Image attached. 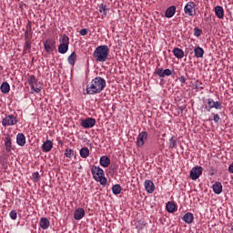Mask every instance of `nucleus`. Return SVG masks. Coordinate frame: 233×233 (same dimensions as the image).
Segmentation results:
<instances>
[{
    "label": "nucleus",
    "instance_id": "obj_20",
    "mask_svg": "<svg viewBox=\"0 0 233 233\" xmlns=\"http://www.w3.org/2000/svg\"><path fill=\"white\" fill-rule=\"evenodd\" d=\"M215 15L218 19H223V17H225V10L221 5H217L215 7Z\"/></svg>",
    "mask_w": 233,
    "mask_h": 233
},
{
    "label": "nucleus",
    "instance_id": "obj_14",
    "mask_svg": "<svg viewBox=\"0 0 233 233\" xmlns=\"http://www.w3.org/2000/svg\"><path fill=\"white\" fill-rule=\"evenodd\" d=\"M146 225H147V223H145V220H143V219L131 221V226L135 227L134 228H136V230H137V232H139L140 230H143V228H145Z\"/></svg>",
    "mask_w": 233,
    "mask_h": 233
},
{
    "label": "nucleus",
    "instance_id": "obj_4",
    "mask_svg": "<svg viewBox=\"0 0 233 233\" xmlns=\"http://www.w3.org/2000/svg\"><path fill=\"white\" fill-rule=\"evenodd\" d=\"M58 46L59 54H66L68 52V46L70 45V38L66 35H63L59 39Z\"/></svg>",
    "mask_w": 233,
    "mask_h": 233
},
{
    "label": "nucleus",
    "instance_id": "obj_41",
    "mask_svg": "<svg viewBox=\"0 0 233 233\" xmlns=\"http://www.w3.org/2000/svg\"><path fill=\"white\" fill-rule=\"evenodd\" d=\"M212 116H213V121L215 123H219V119H221V117H219V115L213 113Z\"/></svg>",
    "mask_w": 233,
    "mask_h": 233
},
{
    "label": "nucleus",
    "instance_id": "obj_5",
    "mask_svg": "<svg viewBox=\"0 0 233 233\" xmlns=\"http://www.w3.org/2000/svg\"><path fill=\"white\" fill-rule=\"evenodd\" d=\"M28 85L30 86L31 88V93L32 94H39L41 92V85H39V81L35 77V76L31 75L28 78Z\"/></svg>",
    "mask_w": 233,
    "mask_h": 233
},
{
    "label": "nucleus",
    "instance_id": "obj_24",
    "mask_svg": "<svg viewBox=\"0 0 233 233\" xmlns=\"http://www.w3.org/2000/svg\"><path fill=\"white\" fill-rule=\"evenodd\" d=\"M175 15H176V6L174 5L168 7L165 12V16L169 19L170 17H174Z\"/></svg>",
    "mask_w": 233,
    "mask_h": 233
},
{
    "label": "nucleus",
    "instance_id": "obj_13",
    "mask_svg": "<svg viewBox=\"0 0 233 233\" xmlns=\"http://www.w3.org/2000/svg\"><path fill=\"white\" fill-rule=\"evenodd\" d=\"M145 190L147 194H154V190H156V185L152 180H146L144 182Z\"/></svg>",
    "mask_w": 233,
    "mask_h": 233
},
{
    "label": "nucleus",
    "instance_id": "obj_19",
    "mask_svg": "<svg viewBox=\"0 0 233 233\" xmlns=\"http://www.w3.org/2000/svg\"><path fill=\"white\" fill-rule=\"evenodd\" d=\"M182 219L185 223L190 225V223H194V214L187 212L183 216Z\"/></svg>",
    "mask_w": 233,
    "mask_h": 233
},
{
    "label": "nucleus",
    "instance_id": "obj_3",
    "mask_svg": "<svg viewBox=\"0 0 233 233\" xmlns=\"http://www.w3.org/2000/svg\"><path fill=\"white\" fill-rule=\"evenodd\" d=\"M91 173L96 181L100 183L103 187L106 185V177H105V171L99 167H93Z\"/></svg>",
    "mask_w": 233,
    "mask_h": 233
},
{
    "label": "nucleus",
    "instance_id": "obj_35",
    "mask_svg": "<svg viewBox=\"0 0 233 233\" xmlns=\"http://www.w3.org/2000/svg\"><path fill=\"white\" fill-rule=\"evenodd\" d=\"M32 48V43H30V41H25V46H24V54H26V52H28V50H30Z\"/></svg>",
    "mask_w": 233,
    "mask_h": 233
},
{
    "label": "nucleus",
    "instance_id": "obj_18",
    "mask_svg": "<svg viewBox=\"0 0 233 233\" xmlns=\"http://www.w3.org/2000/svg\"><path fill=\"white\" fill-rule=\"evenodd\" d=\"M54 148V143L51 140H46L42 145V150L43 152H50Z\"/></svg>",
    "mask_w": 233,
    "mask_h": 233
},
{
    "label": "nucleus",
    "instance_id": "obj_23",
    "mask_svg": "<svg viewBox=\"0 0 233 233\" xmlns=\"http://www.w3.org/2000/svg\"><path fill=\"white\" fill-rule=\"evenodd\" d=\"M5 147L6 152H12V138L10 137V136H6L5 137Z\"/></svg>",
    "mask_w": 233,
    "mask_h": 233
},
{
    "label": "nucleus",
    "instance_id": "obj_30",
    "mask_svg": "<svg viewBox=\"0 0 233 233\" xmlns=\"http://www.w3.org/2000/svg\"><path fill=\"white\" fill-rule=\"evenodd\" d=\"M0 90L3 94H8V92H10V84H8V82H3Z\"/></svg>",
    "mask_w": 233,
    "mask_h": 233
},
{
    "label": "nucleus",
    "instance_id": "obj_9",
    "mask_svg": "<svg viewBox=\"0 0 233 233\" xmlns=\"http://www.w3.org/2000/svg\"><path fill=\"white\" fill-rule=\"evenodd\" d=\"M44 48L47 54H52L56 50V41L48 38L44 42Z\"/></svg>",
    "mask_w": 233,
    "mask_h": 233
},
{
    "label": "nucleus",
    "instance_id": "obj_28",
    "mask_svg": "<svg viewBox=\"0 0 233 233\" xmlns=\"http://www.w3.org/2000/svg\"><path fill=\"white\" fill-rule=\"evenodd\" d=\"M67 61L69 63V65H71L72 66H74V65H76V62L77 61V54H76V52H73L67 58Z\"/></svg>",
    "mask_w": 233,
    "mask_h": 233
},
{
    "label": "nucleus",
    "instance_id": "obj_26",
    "mask_svg": "<svg viewBox=\"0 0 233 233\" xmlns=\"http://www.w3.org/2000/svg\"><path fill=\"white\" fill-rule=\"evenodd\" d=\"M79 154L83 159H86V157L90 156V149H88L86 147H84L79 150Z\"/></svg>",
    "mask_w": 233,
    "mask_h": 233
},
{
    "label": "nucleus",
    "instance_id": "obj_22",
    "mask_svg": "<svg viewBox=\"0 0 233 233\" xmlns=\"http://www.w3.org/2000/svg\"><path fill=\"white\" fill-rule=\"evenodd\" d=\"M39 226L43 228V230H46L48 227H50V220L46 218H41L39 221Z\"/></svg>",
    "mask_w": 233,
    "mask_h": 233
},
{
    "label": "nucleus",
    "instance_id": "obj_32",
    "mask_svg": "<svg viewBox=\"0 0 233 233\" xmlns=\"http://www.w3.org/2000/svg\"><path fill=\"white\" fill-rule=\"evenodd\" d=\"M112 190H113V194L117 196V194H121V186L116 184L113 186Z\"/></svg>",
    "mask_w": 233,
    "mask_h": 233
},
{
    "label": "nucleus",
    "instance_id": "obj_34",
    "mask_svg": "<svg viewBox=\"0 0 233 233\" xmlns=\"http://www.w3.org/2000/svg\"><path fill=\"white\" fill-rule=\"evenodd\" d=\"M65 156H66V157H68L69 159L74 157V151H73V149L66 148L65 150Z\"/></svg>",
    "mask_w": 233,
    "mask_h": 233
},
{
    "label": "nucleus",
    "instance_id": "obj_15",
    "mask_svg": "<svg viewBox=\"0 0 233 233\" xmlns=\"http://www.w3.org/2000/svg\"><path fill=\"white\" fill-rule=\"evenodd\" d=\"M85 218V209L78 208L74 212V219L79 221Z\"/></svg>",
    "mask_w": 233,
    "mask_h": 233
},
{
    "label": "nucleus",
    "instance_id": "obj_33",
    "mask_svg": "<svg viewBox=\"0 0 233 233\" xmlns=\"http://www.w3.org/2000/svg\"><path fill=\"white\" fill-rule=\"evenodd\" d=\"M176 147H177V140H176V138H174V137H172L169 139V147L170 148H176Z\"/></svg>",
    "mask_w": 233,
    "mask_h": 233
},
{
    "label": "nucleus",
    "instance_id": "obj_38",
    "mask_svg": "<svg viewBox=\"0 0 233 233\" xmlns=\"http://www.w3.org/2000/svg\"><path fill=\"white\" fill-rule=\"evenodd\" d=\"M9 218L13 220L17 219V212L15 210H11L9 213Z\"/></svg>",
    "mask_w": 233,
    "mask_h": 233
},
{
    "label": "nucleus",
    "instance_id": "obj_37",
    "mask_svg": "<svg viewBox=\"0 0 233 233\" xmlns=\"http://www.w3.org/2000/svg\"><path fill=\"white\" fill-rule=\"evenodd\" d=\"M99 12L100 14H104V15H106V5L101 4L99 6Z\"/></svg>",
    "mask_w": 233,
    "mask_h": 233
},
{
    "label": "nucleus",
    "instance_id": "obj_7",
    "mask_svg": "<svg viewBox=\"0 0 233 233\" xmlns=\"http://www.w3.org/2000/svg\"><path fill=\"white\" fill-rule=\"evenodd\" d=\"M17 116L14 115H5L4 118H2V125L4 127H14L17 125Z\"/></svg>",
    "mask_w": 233,
    "mask_h": 233
},
{
    "label": "nucleus",
    "instance_id": "obj_2",
    "mask_svg": "<svg viewBox=\"0 0 233 233\" xmlns=\"http://www.w3.org/2000/svg\"><path fill=\"white\" fill-rule=\"evenodd\" d=\"M110 49L108 48V46H98L93 53V57L98 63H105L108 59Z\"/></svg>",
    "mask_w": 233,
    "mask_h": 233
},
{
    "label": "nucleus",
    "instance_id": "obj_36",
    "mask_svg": "<svg viewBox=\"0 0 233 233\" xmlns=\"http://www.w3.org/2000/svg\"><path fill=\"white\" fill-rule=\"evenodd\" d=\"M32 177L35 183H37L41 179V176L39 175V172L33 173Z\"/></svg>",
    "mask_w": 233,
    "mask_h": 233
},
{
    "label": "nucleus",
    "instance_id": "obj_31",
    "mask_svg": "<svg viewBox=\"0 0 233 233\" xmlns=\"http://www.w3.org/2000/svg\"><path fill=\"white\" fill-rule=\"evenodd\" d=\"M166 210L172 214L177 211V205H166Z\"/></svg>",
    "mask_w": 233,
    "mask_h": 233
},
{
    "label": "nucleus",
    "instance_id": "obj_16",
    "mask_svg": "<svg viewBox=\"0 0 233 233\" xmlns=\"http://www.w3.org/2000/svg\"><path fill=\"white\" fill-rule=\"evenodd\" d=\"M156 74L160 77H165V76H172V71L170 69L158 68L157 69Z\"/></svg>",
    "mask_w": 233,
    "mask_h": 233
},
{
    "label": "nucleus",
    "instance_id": "obj_45",
    "mask_svg": "<svg viewBox=\"0 0 233 233\" xmlns=\"http://www.w3.org/2000/svg\"><path fill=\"white\" fill-rule=\"evenodd\" d=\"M166 205H174V203L171 202V201H169V202H167Z\"/></svg>",
    "mask_w": 233,
    "mask_h": 233
},
{
    "label": "nucleus",
    "instance_id": "obj_17",
    "mask_svg": "<svg viewBox=\"0 0 233 233\" xmlns=\"http://www.w3.org/2000/svg\"><path fill=\"white\" fill-rule=\"evenodd\" d=\"M16 143L19 145V147H25L26 145V137H25V134L18 133L16 136Z\"/></svg>",
    "mask_w": 233,
    "mask_h": 233
},
{
    "label": "nucleus",
    "instance_id": "obj_40",
    "mask_svg": "<svg viewBox=\"0 0 233 233\" xmlns=\"http://www.w3.org/2000/svg\"><path fill=\"white\" fill-rule=\"evenodd\" d=\"M194 35H195L196 37H199V35H201V29L196 27V28L194 29Z\"/></svg>",
    "mask_w": 233,
    "mask_h": 233
},
{
    "label": "nucleus",
    "instance_id": "obj_27",
    "mask_svg": "<svg viewBox=\"0 0 233 233\" xmlns=\"http://www.w3.org/2000/svg\"><path fill=\"white\" fill-rule=\"evenodd\" d=\"M194 54L195 56L199 59L205 56V50L202 47L198 46L194 49Z\"/></svg>",
    "mask_w": 233,
    "mask_h": 233
},
{
    "label": "nucleus",
    "instance_id": "obj_42",
    "mask_svg": "<svg viewBox=\"0 0 233 233\" xmlns=\"http://www.w3.org/2000/svg\"><path fill=\"white\" fill-rule=\"evenodd\" d=\"M80 35H86L88 34V31L86 29H81L79 32Z\"/></svg>",
    "mask_w": 233,
    "mask_h": 233
},
{
    "label": "nucleus",
    "instance_id": "obj_43",
    "mask_svg": "<svg viewBox=\"0 0 233 233\" xmlns=\"http://www.w3.org/2000/svg\"><path fill=\"white\" fill-rule=\"evenodd\" d=\"M180 83H187V78L185 77V76H182L178 78Z\"/></svg>",
    "mask_w": 233,
    "mask_h": 233
},
{
    "label": "nucleus",
    "instance_id": "obj_8",
    "mask_svg": "<svg viewBox=\"0 0 233 233\" xmlns=\"http://www.w3.org/2000/svg\"><path fill=\"white\" fill-rule=\"evenodd\" d=\"M184 14L194 17V15H196V3L188 2L184 7Z\"/></svg>",
    "mask_w": 233,
    "mask_h": 233
},
{
    "label": "nucleus",
    "instance_id": "obj_39",
    "mask_svg": "<svg viewBox=\"0 0 233 233\" xmlns=\"http://www.w3.org/2000/svg\"><path fill=\"white\" fill-rule=\"evenodd\" d=\"M31 30H32V26L26 25V30H25V39H28V35H29Z\"/></svg>",
    "mask_w": 233,
    "mask_h": 233
},
{
    "label": "nucleus",
    "instance_id": "obj_10",
    "mask_svg": "<svg viewBox=\"0 0 233 233\" xmlns=\"http://www.w3.org/2000/svg\"><path fill=\"white\" fill-rule=\"evenodd\" d=\"M203 174V167H195L190 171V177L193 181L199 179L201 175Z\"/></svg>",
    "mask_w": 233,
    "mask_h": 233
},
{
    "label": "nucleus",
    "instance_id": "obj_6",
    "mask_svg": "<svg viewBox=\"0 0 233 233\" xmlns=\"http://www.w3.org/2000/svg\"><path fill=\"white\" fill-rule=\"evenodd\" d=\"M204 108L205 110H207V112H210L211 108H216V110H221V108H223V106H221V102L219 101H214V99L212 98H208Z\"/></svg>",
    "mask_w": 233,
    "mask_h": 233
},
{
    "label": "nucleus",
    "instance_id": "obj_44",
    "mask_svg": "<svg viewBox=\"0 0 233 233\" xmlns=\"http://www.w3.org/2000/svg\"><path fill=\"white\" fill-rule=\"evenodd\" d=\"M228 172L229 174H233V164H230L228 167Z\"/></svg>",
    "mask_w": 233,
    "mask_h": 233
},
{
    "label": "nucleus",
    "instance_id": "obj_1",
    "mask_svg": "<svg viewBox=\"0 0 233 233\" xmlns=\"http://www.w3.org/2000/svg\"><path fill=\"white\" fill-rule=\"evenodd\" d=\"M106 87V80L105 78L96 76L91 80L86 86V94L89 96H96V94H101Z\"/></svg>",
    "mask_w": 233,
    "mask_h": 233
},
{
    "label": "nucleus",
    "instance_id": "obj_29",
    "mask_svg": "<svg viewBox=\"0 0 233 233\" xmlns=\"http://www.w3.org/2000/svg\"><path fill=\"white\" fill-rule=\"evenodd\" d=\"M100 165L106 168L110 165V158L108 157H100Z\"/></svg>",
    "mask_w": 233,
    "mask_h": 233
},
{
    "label": "nucleus",
    "instance_id": "obj_11",
    "mask_svg": "<svg viewBox=\"0 0 233 233\" xmlns=\"http://www.w3.org/2000/svg\"><path fill=\"white\" fill-rule=\"evenodd\" d=\"M81 127H83V128H94V127H96V118L88 117L82 120Z\"/></svg>",
    "mask_w": 233,
    "mask_h": 233
},
{
    "label": "nucleus",
    "instance_id": "obj_25",
    "mask_svg": "<svg viewBox=\"0 0 233 233\" xmlns=\"http://www.w3.org/2000/svg\"><path fill=\"white\" fill-rule=\"evenodd\" d=\"M212 188L215 194H221V192H223V185L221 184V182H216L213 185Z\"/></svg>",
    "mask_w": 233,
    "mask_h": 233
},
{
    "label": "nucleus",
    "instance_id": "obj_12",
    "mask_svg": "<svg viewBox=\"0 0 233 233\" xmlns=\"http://www.w3.org/2000/svg\"><path fill=\"white\" fill-rule=\"evenodd\" d=\"M147 137H148V134L146 131H142L141 133H139L137 138V147H143Z\"/></svg>",
    "mask_w": 233,
    "mask_h": 233
},
{
    "label": "nucleus",
    "instance_id": "obj_21",
    "mask_svg": "<svg viewBox=\"0 0 233 233\" xmlns=\"http://www.w3.org/2000/svg\"><path fill=\"white\" fill-rule=\"evenodd\" d=\"M173 55L175 57H177V59H183V57H185V51H183L181 48L175 47L173 49Z\"/></svg>",
    "mask_w": 233,
    "mask_h": 233
},
{
    "label": "nucleus",
    "instance_id": "obj_46",
    "mask_svg": "<svg viewBox=\"0 0 233 233\" xmlns=\"http://www.w3.org/2000/svg\"><path fill=\"white\" fill-rule=\"evenodd\" d=\"M59 143L63 144V142L59 141Z\"/></svg>",
    "mask_w": 233,
    "mask_h": 233
}]
</instances>
